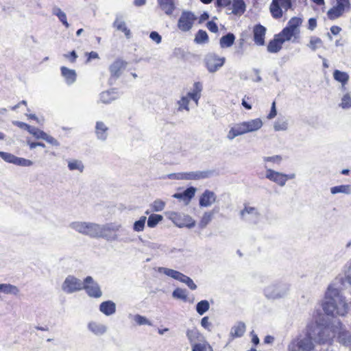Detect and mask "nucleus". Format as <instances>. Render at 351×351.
I'll return each instance as SVG.
<instances>
[{"mask_svg":"<svg viewBox=\"0 0 351 351\" xmlns=\"http://www.w3.org/2000/svg\"><path fill=\"white\" fill-rule=\"evenodd\" d=\"M69 227L83 235L95 239L101 238L110 243H128L131 241L127 237H121V235H127L128 231L118 223L99 224L89 221H73L69 224Z\"/></svg>","mask_w":351,"mask_h":351,"instance_id":"f257e3e1","label":"nucleus"},{"mask_svg":"<svg viewBox=\"0 0 351 351\" xmlns=\"http://www.w3.org/2000/svg\"><path fill=\"white\" fill-rule=\"evenodd\" d=\"M313 332L314 341L319 343H330L337 335L339 343L351 348V336L339 321H334L330 326L316 325Z\"/></svg>","mask_w":351,"mask_h":351,"instance_id":"f03ea898","label":"nucleus"},{"mask_svg":"<svg viewBox=\"0 0 351 351\" xmlns=\"http://www.w3.org/2000/svg\"><path fill=\"white\" fill-rule=\"evenodd\" d=\"M322 308L326 314L332 316H344L348 312V304L338 289L330 285L326 292Z\"/></svg>","mask_w":351,"mask_h":351,"instance_id":"7ed1b4c3","label":"nucleus"},{"mask_svg":"<svg viewBox=\"0 0 351 351\" xmlns=\"http://www.w3.org/2000/svg\"><path fill=\"white\" fill-rule=\"evenodd\" d=\"M290 291V285L284 281L271 283L264 288L265 296L269 300H277L286 297Z\"/></svg>","mask_w":351,"mask_h":351,"instance_id":"20e7f679","label":"nucleus"},{"mask_svg":"<svg viewBox=\"0 0 351 351\" xmlns=\"http://www.w3.org/2000/svg\"><path fill=\"white\" fill-rule=\"evenodd\" d=\"M313 339V333L308 330L304 337L295 339L289 343L288 351H312L314 349Z\"/></svg>","mask_w":351,"mask_h":351,"instance_id":"39448f33","label":"nucleus"},{"mask_svg":"<svg viewBox=\"0 0 351 351\" xmlns=\"http://www.w3.org/2000/svg\"><path fill=\"white\" fill-rule=\"evenodd\" d=\"M158 270L160 273H162L169 277L184 283L191 290H195L197 289V285L190 277L178 271L162 267H158Z\"/></svg>","mask_w":351,"mask_h":351,"instance_id":"423d86ee","label":"nucleus"},{"mask_svg":"<svg viewBox=\"0 0 351 351\" xmlns=\"http://www.w3.org/2000/svg\"><path fill=\"white\" fill-rule=\"evenodd\" d=\"M83 282L72 275L66 277L62 284V290L66 294H71L83 289Z\"/></svg>","mask_w":351,"mask_h":351,"instance_id":"0eeeda50","label":"nucleus"},{"mask_svg":"<svg viewBox=\"0 0 351 351\" xmlns=\"http://www.w3.org/2000/svg\"><path fill=\"white\" fill-rule=\"evenodd\" d=\"M291 7V0H272L269 9L272 16L279 19L282 16V9L287 11Z\"/></svg>","mask_w":351,"mask_h":351,"instance_id":"6e6552de","label":"nucleus"},{"mask_svg":"<svg viewBox=\"0 0 351 351\" xmlns=\"http://www.w3.org/2000/svg\"><path fill=\"white\" fill-rule=\"evenodd\" d=\"M240 216L242 220L251 224H257L261 218L260 213L256 208L247 205L240 211Z\"/></svg>","mask_w":351,"mask_h":351,"instance_id":"1a4fd4ad","label":"nucleus"},{"mask_svg":"<svg viewBox=\"0 0 351 351\" xmlns=\"http://www.w3.org/2000/svg\"><path fill=\"white\" fill-rule=\"evenodd\" d=\"M83 289L86 290L88 296L95 298H99L102 295V291L99 285L91 276L85 278L83 282Z\"/></svg>","mask_w":351,"mask_h":351,"instance_id":"9d476101","label":"nucleus"},{"mask_svg":"<svg viewBox=\"0 0 351 351\" xmlns=\"http://www.w3.org/2000/svg\"><path fill=\"white\" fill-rule=\"evenodd\" d=\"M169 219L179 228H193L195 221L189 215L172 212L170 213Z\"/></svg>","mask_w":351,"mask_h":351,"instance_id":"9b49d317","label":"nucleus"},{"mask_svg":"<svg viewBox=\"0 0 351 351\" xmlns=\"http://www.w3.org/2000/svg\"><path fill=\"white\" fill-rule=\"evenodd\" d=\"M197 19L195 15L191 12H183L178 20V27L182 32L189 31Z\"/></svg>","mask_w":351,"mask_h":351,"instance_id":"f8f14e48","label":"nucleus"},{"mask_svg":"<svg viewBox=\"0 0 351 351\" xmlns=\"http://www.w3.org/2000/svg\"><path fill=\"white\" fill-rule=\"evenodd\" d=\"M205 61L208 71L215 73L223 65L225 58H219L214 53H210L206 56Z\"/></svg>","mask_w":351,"mask_h":351,"instance_id":"ddd939ff","label":"nucleus"},{"mask_svg":"<svg viewBox=\"0 0 351 351\" xmlns=\"http://www.w3.org/2000/svg\"><path fill=\"white\" fill-rule=\"evenodd\" d=\"M212 175L211 171H191L178 173L176 178L178 180H201L210 177Z\"/></svg>","mask_w":351,"mask_h":351,"instance_id":"4468645a","label":"nucleus"},{"mask_svg":"<svg viewBox=\"0 0 351 351\" xmlns=\"http://www.w3.org/2000/svg\"><path fill=\"white\" fill-rule=\"evenodd\" d=\"M265 168L266 169L265 178L267 179L276 183L280 186H284L285 185V173L267 168V165L265 166Z\"/></svg>","mask_w":351,"mask_h":351,"instance_id":"2eb2a0df","label":"nucleus"},{"mask_svg":"<svg viewBox=\"0 0 351 351\" xmlns=\"http://www.w3.org/2000/svg\"><path fill=\"white\" fill-rule=\"evenodd\" d=\"M87 329L97 337L104 335L108 331V327L104 324L97 321H90L87 324Z\"/></svg>","mask_w":351,"mask_h":351,"instance_id":"dca6fc26","label":"nucleus"},{"mask_svg":"<svg viewBox=\"0 0 351 351\" xmlns=\"http://www.w3.org/2000/svg\"><path fill=\"white\" fill-rule=\"evenodd\" d=\"M217 195L211 191L206 190L199 197V204L201 207H209L215 202Z\"/></svg>","mask_w":351,"mask_h":351,"instance_id":"f3484780","label":"nucleus"},{"mask_svg":"<svg viewBox=\"0 0 351 351\" xmlns=\"http://www.w3.org/2000/svg\"><path fill=\"white\" fill-rule=\"evenodd\" d=\"M335 280L343 287L351 285V260L345 265L343 275H339Z\"/></svg>","mask_w":351,"mask_h":351,"instance_id":"a211bd4d","label":"nucleus"},{"mask_svg":"<svg viewBox=\"0 0 351 351\" xmlns=\"http://www.w3.org/2000/svg\"><path fill=\"white\" fill-rule=\"evenodd\" d=\"M247 130L243 121L234 124L229 130L227 134V138L230 141L233 140L239 136L247 134Z\"/></svg>","mask_w":351,"mask_h":351,"instance_id":"6ab92c4d","label":"nucleus"},{"mask_svg":"<svg viewBox=\"0 0 351 351\" xmlns=\"http://www.w3.org/2000/svg\"><path fill=\"white\" fill-rule=\"evenodd\" d=\"M266 33V28L261 25H256L253 29L254 41L259 46L265 45V35Z\"/></svg>","mask_w":351,"mask_h":351,"instance_id":"aec40b11","label":"nucleus"},{"mask_svg":"<svg viewBox=\"0 0 351 351\" xmlns=\"http://www.w3.org/2000/svg\"><path fill=\"white\" fill-rule=\"evenodd\" d=\"M278 36L281 38L283 43L286 41L291 40L293 43L296 42V40L299 38V34L297 32H295L287 27H285L282 32L278 34Z\"/></svg>","mask_w":351,"mask_h":351,"instance_id":"412c9836","label":"nucleus"},{"mask_svg":"<svg viewBox=\"0 0 351 351\" xmlns=\"http://www.w3.org/2000/svg\"><path fill=\"white\" fill-rule=\"evenodd\" d=\"M127 63L121 59L116 60L110 66V71L111 75L115 78H118L121 71L125 69Z\"/></svg>","mask_w":351,"mask_h":351,"instance_id":"4be33fe9","label":"nucleus"},{"mask_svg":"<svg viewBox=\"0 0 351 351\" xmlns=\"http://www.w3.org/2000/svg\"><path fill=\"white\" fill-rule=\"evenodd\" d=\"M99 311L106 316H110L116 312V304L112 300L102 302L99 304Z\"/></svg>","mask_w":351,"mask_h":351,"instance_id":"5701e85b","label":"nucleus"},{"mask_svg":"<svg viewBox=\"0 0 351 351\" xmlns=\"http://www.w3.org/2000/svg\"><path fill=\"white\" fill-rule=\"evenodd\" d=\"M108 127L103 121H97L95 125V134L99 140L104 141L108 136Z\"/></svg>","mask_w":351,"mask_h":351,"instance_id":"b1692460","label":"nucleus"},{"mask_svg":"<svg viewBox=\"0 0 351 351\" xmlns=\"http://www.w3.org/2000/svg\"><path fill=\"white\" fill-rule=\"evenodd\" d=\"M61 75L64 78L65 82L68 85L73 84L77 78V74L75 70L70 69L66 66H61Z\"/></svg>","mask_w":351,"mask_h":351,"instance_id":"393cba45","label":"nucleus"},{"mask_svg":"<svg viewBox=\"0 0 351 351\" xmlns=\"http://www.w3.org/2000/svg\"><path fill=\"white\" fill-rule=\"evenodd\" d=\"M160 8L167 14L171 15L176 9L175 0H157Z\"/></svg>","mask_w":351,"mask_h":351,"instance_id":"a878e982","label":"nucleus"},{"mask_svg":"<svg viewBox=\"0 0 351 351\" xmlns=\"http://www.w3.org/2000/svg\"><path fill=\"white\" fill-rule=\"evenodd\" d=\"M112 25L117 30L123 32L127 38H130L131 32L127 27L125 22L124 21L121 16H117Z\"/></svg>","mask_w":351,"mask_h":351,"instance_id":"bb28decb","label":"nucleus"},{"mask_svg":"<svg viewBox=\"0 0 351 351\" xmlns=\"http://www.w3.org/2000/svg\"><path fill=\"white\" fill-rule=\"evenodd\" d=\"M243 123L247 133L258 131L263 125L262 120L259 118L243 121Z\"/></svg>","mask_w":351,"mask_h":351,"instance_id":"cd10ccee","label":"nucleus"},{"mask_svg":"<svg viewBox=\"0 0 351 351\" xmlns=\"http://www.w3.org/2000/svg\"><path fill=\"white\" fill-rule=\"evenodd\" d=\"M202 84L199 82H195L193 84V88L191 92L188 93L187 95L185 97H188L189 99H191L195 101V104L198 105V101L201 97V92L202 90Z\"/></svg>","mask_w":351,"mask_h":351,"instance_id":"c85d7f7f","label":"nucleus"},{"mask_svg":"<svg viewBox=\"0 0 351 351\" xmlns=\"http://www.w3.org/2000/svg\"><path fill=\"white\" fill-rule=\"evenodd\" d=\"M284 43L278 35H276L273 40H270L267 45V51L269 53H278L282 49V45Z\"/></svg>","mask_w":351,"mask_h":351,"instance_id":"c756f323","label":"nucleus"},{"mask_svg":"<svg viewBox=\"0 0 351 351\" xmlns=\"http://www.w3.org/2000/svg\"><path fill=\"white\" fill-rule=\"evenodd\" d=\"M333 78L341 84L342 89H345V86L349 81L350 76L348 73L335 69L332 73Z\"/></svg>","mask_w":351,"mask_h":351,"instance_id":"7c9ffc66","label":"nucleus"},{"mask_svg":"<svg viewBox=\"0 0 351 351\" xmlns=\"http://www.w3.org/2000/svg\"><path fill=\"white\" fill-rule=\"evenodd\" d=\"M232 8L231 14L241 16L245 12L246 5L243 0H233Z\"/></svg>","mask_w":351,"mask_h":351,"instance_id":"2f4dec72","label":"nucleus"},{"mask_svg":"<svg viewBox=\"0 0 351 351\" xmlns=\"http://www.w3.org/2000/svg\"><path fill=\"white\" fill-rule=\"evenodd\" d=\"M117 98V93L114 89L102 92L100 94L99 101L103 104H110Z\"/></svg>","mask_w":351,"mask_h":351,"instance_id":"473e14b6","label":"nucleus"},{"mask_svg":"<svg viewBox=\"0 0 351 351\" xmlns=\"http://www.w3.org/2000/svg\"><path fill=\"white\" fill-rule=\"evenodd\" d=\"M52 14L58 17L60 22L66 27H69V23L67 21V16L66 13L58 6H53L52 8Z\"/></svg>","mask_w":351,"mask_h":351,"instance_id":"72a5a7b5","label":"nucleus"},{"mask_svg":"<svg viewBox=\"0 0 351 351\" xmlns=\"http://www.w3.org/2000/svg\"><path fill=\"white\" fill-rule=\"evenodd\" d=\"M245 331V324L242 322H239L232 327L230 335L232 337H240L243 335Z\"/></svg>","mask_w":351,"mask_h":351,"instance_id":"f704fd0d","label":"nucleus"},{"mask_svg":"<svg viewBox=\"0 0 351 351\" xmlns=\"http://www.w3.org/2000/svg\"><path fill=\"white\" fill-rule=\"evenodd\" d=\"M330 193L332 195L337 193H343L346 195L351 194V185L350 184H343L335 186L330 188Z\"/></svg>","mask_w":351,"mask_h":351,"instance_id":"c9c22d12","label":"nucleus"},{"mask_svg":"<svg viewBox=\"0 0 351 351\" xmlns=\"http://www.w3.org/2000/svg\"><path fill=\"white\" fill-rule=\"evenodd\" d=\"M235 36L232 33H228L220 38V46L221 48L231 47L234 42Z\"/></svg>","mask_w":351,"mask_h":351,"instance_id":"e433bc0d","label":"nucleus"},{"mask_svg":"<svg viewBox=\"0 0 351 351\" xmlns=\"http://www.w3.org/2000/svg\"><path fill=\"white\" fill-rule=\"evenodd\" d=\"M0 292L16 295L19 293V289L10 284H0Z\"/></svg>","mask_w":351,"mask_h":351,"instance_id":"4c0bfd02","label":"nucleus"},{"mask_svg":"<svg viewBox=\"0 0 351 351\" xmlns=\"http://www.w3.org/2000/svg\"><path fill=\"white\" fill-rule=\"evenodd\" d=\"M323 41L319 37L311 36L307 47H309L313 51H315L317 49L322 47Z\"/></svg>","mask_w":351,"mask_h":351,"instance_id":"58836bf2","label":"nucleus"},{"mask_svg":"<svg viewBox=\"0 0 351 351\" xmlns=\"http://www.w3.org/2000/svg\"><path fill=\"white\" fill-rule=\"evenodd\" d=\"M302 23V19L299 17H292L288 22L287 27L288 28L298 32L300 34V29L299 27L301 25Z\"/></svg>","mask_w":351,"mask_h":351,"instance_id":"ea45409f","label":"nucleus"},{"mask_svg":"<svg viewBox=\"0 0 351 351\" xmlns=\"http://www.w3.org/2000/svg\"><path fill=\"white\" fill-rule=\"evenodd\" d=\"M195 43L197 44H204L208 42V36L206 31L199 29L195 37Z\"/></svg>","mask_w":351,"mask_h":351,"instance_id":"a19ab883","label":"nucleus"},{"mask_svg":"<svg viewBox=\"0 0 351 351\" xmlns=\"http://www.w3.org/2000/svg\"><path fill=\"white\" fill-rule=\"evenodd\" d=\"M339 106L343 110H348L351 108V95L350 93H346L343 95Z\"/></svg>","mask_w":351,"mask_h":351,"instance_id":"79ce46f5","label":"nucleus"},{"mask_svg":"<svg viewBox=\"0 0 351 351\" xmlns=\"http://www.w3.org/2000/svg\"><path fill=\"white\" fill-rule=\"evenodd\" d=\"M275 131H285L288 129V121L286 119H278L274 124Z\"/></svg>","mask_w":351,"mask_h":351,"instance_id":"37998d69","label":"nucleus"},{"mask_svg":"<svg viewBox=\"0 0 351 351\" xmlns=\"http://www.w3.org/2000/svg\"><path fill=\"white\" fill-rule=\"evenodd\" d=\"M343 13L344 12H343L340 8L335 5L328 11L327 16L329 19L335 20L342 16Z\"/></svg>","mask_w":351,"mask_h":351,"instance_id":"c03bdc74","label":"nucleus"},{"mask_svg":"<svg viewBox=\"0 0 351 351\" xmlns=\"http://www.w3.org/2000/svg\"><path fill=\"white\" fill-rule=\"evenodd\" d=\"M210 308V304L208 301L204 300H201L196 304V311L200 315H204Z\"/></svg>","mask_w":351,"mask_h":351,"instance_id":"a18cd8bd","label":"nucleus"},{"mask_svg":"<svg viewBox=\"0 0 351 351\" xmlns=\"http://www.w3.org/2000/svg\"><path fill=\"white\" fill-rule=\"evenodd\" d=\"M186 337L191 343H196L195 341L199 339L200 333L196 328L188 329L186 331Z\"/></svg>","mask_w":351,"mask_h":351,"instance_id":"49530a36","label":"nucleus"},{"mask_svg":"<svg viewBox=\"0 0 351 351\" xmlns=\"http://www.w3.org/2000/svg\"><path fill=\"white\" fill-rule=\"evenodd\" d=\"M68 168L70 171L77 170L82 173L84 166L81 160H73L68 162Z\"/></svg>","mask_w":351,"mask_h":351,"instance_id":"de8ad7c7","label":"nucleus"},{"mask_svg":"<svg viewBox=\"0 0 351 351\" xmlns=\"http://www.w3.org/2000/svg\"><path fill=\"white\" fill-rule=\"evenodd\" d=\"M163 217L160 215L152 214L147 219V226L149 228H154L162 220Z\"/></svg>","mask_w":351,"mask_h":351,"instance_id":"09e8293b","label":"nucleus"},{"mask_svg":"<svg viewBox=\"0 0 351 351\" xmlns=\"http://www.w3.org/2000/svg\"><path fill=\"white\" fill-rule=\"evenodd\" d=\"M192 351H213L211 346L206 342L194 343Z\"/></svg>","mask_w":351,"mask_h":351,"instance_id":"8fccbe9b","label":"nucleus"},{"mask_svg":"<svg viewBox=\"0 0 351 351\" xmlns=\"http://www.w3.org/2000/svg\"><path fill=\"white\" fill-rule=\"evenodd\" d=\"M146 217L142 216L138 221H136L133 225V230L135 232H142L144 230L145 222H146Z\"/></svg>","mask_w":351,"mask_h":351,"instance_id":"3c124183","label":"nucleus"},{"mask_svg":"<svg viewBox=\"0 0 351 351\" xmlns=\"http://www.w3.org/2000/svg\"><path fill=\"white\" fill-rule=\"evenodd\" d=\"M133 319L138 326H152V323L147 318L138 314L135 315Z\"/></svg>","mask_w":351,"mask_h":351,"instance_id":"603ef678","label":"nucleus"},{"mask_svg":"<svg viewBox=\"0 0 351 351\" xmlns=\"http://www.w3.org/2000/svg\"><path fill=\"white\" fill-rule=\"evenodd\" d=\"M178 105V111H182V110H186V111H189V99L188 97L182 96L180 100L177 102Z\"/></svg>","mask_w":351,"mask_h":351,"instance_id":"864d4df0","label":"nucleus"},{"mask_svg":"<svg viewBox=\"0 0 351 351\" xmlns=\"http://www.w3.org/2000/svg\"><path fill=\"white\" fill-rule=\"evenodd\" d=\"M196 189L193 186L187 188L182 192V195L184 201L189 202L195 195Z\"/></svg>","mask_w":351,"mask_h":351,"instance_id":"5fc2aeb1","label":"nucleus"},{"mask_svg":"<svg viewBox=\"0 0 351 351\" xmlns=\"http://www.w3.org/2000/svg\"><path fill=\"white\" fill-rule=\"evenodd\" d=\"M165 202L160 199H157L151 204L152 210L154 212H160L165 207Z\"/></svg>","mask_w":351,"mask_h":351,"instance_id":"6e6d98bb","label":"nucleus"},{"mask_svg":"<svg viewBox=\"0 0 351 351\" xmlns=\"http://www.w3.org/2000/svg\"><path fill=\"white\" fill-rule=\"evenodd\" d=\"M213 216V212H206L202 216V219L199 222L200 227L202 228H205L212 220Z\"/></svg>","mask_w":351,"mask_h":351,"instance_id":"4d7b16f0","label":"nucleus"},{"mask_svg":"<svg viewBox=\"0 0 351 351\" xmlns=\"http://www.w3.org/2000/svg\"><path fill=\"white\" fill-rule=\"evenodd\" d=\"M172 296L175 298L186 300L187 298L186 291L185 289L177 288L173 291Z\"/></svg>","mask_w":351,"mask_h":351,"instance_id":"13d9d810","label":"nucleus"},{"mask_svg":"<svg viewBox=\"0 0 351 351\" xmlns=\"http://www.w3.org/2000/svg\"><path fill=\"white\" fill-rule=\"evenodd\" d=\"M0 157L5 162L14 165L16 156L8 152L0 151Z\"/></svg>","mask_w":351,"mask_h":351,"instance_id":"bf43d9fd","label":"nucleus"},{"mask_svg":"<svg viewBox=\"0 0 351 351\" xmlns=\"http://www.w3.org/2000/svg\"><path fill=\"white\" fill-rule=\"evenodd\" d=\"M31 134H32L34 137H36L38 139H44L46 132H43V130H39L38 128H36L35 127L31 128L29 132Z\"/></svg>","mask_w":351,"mask_h":351,"instance_id":"052dcab7","label":"nucleus"},{"mask_svg":"<svg viewBox=\"0 0 351 351\" xmlns=\"http://www.w3.org/2000/svg\"><path fill=\"white\" fill-rule=\"evenodd\" d=\"M14 165L21 167H30L33 165V162L30 160L16 156Z\"/></svg>","mask_w":351,"mask_h":351,"instance_id":"680f3d73","label":"nucleus"},{"mask_svg":"<svg viewBox=\"0 0 351 351\" xmlns=\"http://www.w3.org/2000/svg\"><path fill=\"white\" fill-rule=\"evenodd\" d=\"M337 6L340 8L343 12L349 10L350 8V0H336Z\"/></svg>","mask_w":351,"mask_h":351,"instance_id":"e2e57ef3","label":"nucleus"},{"mask_svg":"<svg viewBox=\"0 0 351 351\" xmlns=\"http://www.w3.org/2000/svg\"><path fill=\"white\" fill-rule=\"evenodd\" d=\"M263 160L265 162H274L279 164L282 160L280 156L276 155L273 156H265L263 158Z\"/></svg>","mask_w":351,"mask_h":351,"instance_id":"0e129e2a","label":"nucleus"},{"mask_svg":"<svg viewBox=\"0 0 351 351\" xmlns=\"http://www.w3.org/2000/svg\"><path fill=\"white\" fill-rule=\"evenodd\" d=\"M201 326L208 331L211 330L212 324L209 322L208 317L206 316L202 319Z\"/></svg>","mask_w":351,"mask_h":351,"instance_id":"69168bd1","label":"nucleus"},{"mask_svg":"<svg viewBox=\"0 0 351 351\" xmlns=\"http://www.w3.org/2000/svg\"><path fill=\"white\" fill-rule=\"evenodd\" d=\"M43 140H45L48 143H49L53 146L58 147L60 145L59 142L55 138H53V136H51L47 134H46Z\"/></svg>","mask_w":351,"mask_h":351,"instance_id":"338daca9","label":"nucleus"},{"mask_svg":"<svg viewBox=\"0 0 351 351\" xmlns=\"http://www.w3.org/2000/svg\"><path fill=\"white\" fill-rule=\"evenodd\" d=\"M149 38L157 44L160 43L162 40L161 36L157 32L155 31H153L150 33Z\"/></svg>","mask_w":351,"mask_h":351,"instance_id":"774afa93","label":"nucleus"}]
</instances>
